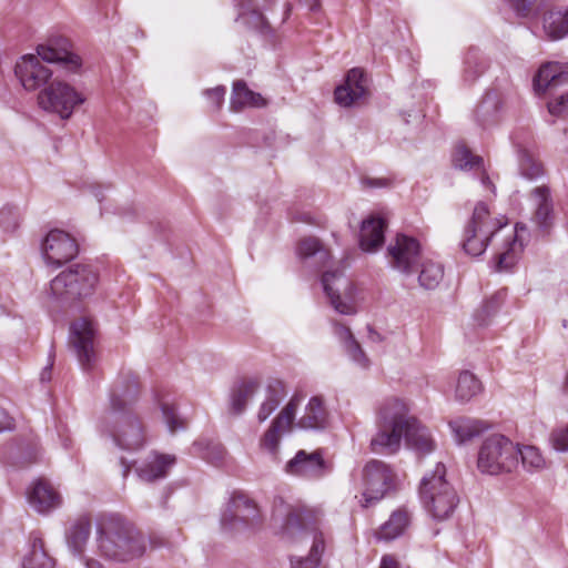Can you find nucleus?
<instances>
[{
	"label": "nucleus",
	"mask_w": 568,
	"mask_h": 568,
	"mask_svg": "<svg viewBox=\"0 0 568 568\" xmlns=\"http://www.w3.org/2000/svg\"><path fill=\"white\" fill-rule=\"evenodd\" d=\"M362 184L368 189L388 187L392 185V180L387 178H364Z\"/></svg>",
	"instance_id": "54"
},
{
	"label": "nucleus",
	"mask_w": 568,
	"mask_h": 568,
	"mask_svg": "<svg viewBox=\"0 0 568 568\" xmlns=\"http://www.w3.org/2000/svg\"><path fill=\"white\" fill-rule=\"evenodd\" d=\"M542 28L551 40H560L568 36V8H555L545 12Z\"/></svg>",
	"instance_id": "30"
},
{
	"label": "nucleus",
	"mask_w": 568,
	"mask_h": 568,
	"mask_svg": "<svg viewBox=\"0 0 568 568\" xmlns=\"http://www.w3.org/2000/svg\"><path fill=\"white\" fill-rule=\"evenodd\" d=\"M83 102L84 98L74 88L59 80H52L38 94L39 106L61 119H69L75 106Z\"/></svg>",
	"instance_id": "9"
},
{
	"label": "nucleus",
	"mask_w": 568,
	"mask_h": 568,
	"mask_svg": "<svg viewBox=\"0 0 568 568\" xmlns=\"http://www.w3.org/2000/svg\"><path fill=\"white\" fill-rule=\"evenodd\" d=\"M510 8L519 17H527L537 0H507Z\"/></svg>",
	"instance_id": "53"
},
{
	"label": "nucleus",
	"mask_w": 568,
	"mask_h": 568,
	"mask_svg": "<svg viewBox=\"0 0 568 568\" xmlns=\"http://www.w3.org/2000/svg\"><path fill=\"white\" fill-rule=\"evenodd\" d=\"M550 444L557 452H568V424L551 432Z\"/></svg>",
	"instance_id": "49"
},
{
	"label": "nucleus",
	"mask_w": 568,
	"mask_h": 568,
	"mask_svg": "<svg viewBox=\"0 0 568 568\" xmlns=\"http://www.w3.org/2000/svg\"><path fill=\"white\" fill-rule=\"evenodd\" d=\"M290 432H284V428L277 426L274 423H271L270 427L265 430V433L260 438V449L270 455L272 460H280V444L282 437Z\"/></svg>",
	"instance_id": "38"
},
{
	"label": "nucleus",
	"mask_w": 568,
	"mask_h": 568,
	"mask_svg": "<svg viewBox=\"0 0 568 568\" xmlns=\"http://www.w3.org/2000/svg\"><path fill=\"white\" fill-rule=\"evenodd\" d=\"M70 333V343L81 368L85 372L92 369L97 363L94 349L95 327L93 322L84 317L80 318L72 323Z\"/></svg>",
	"instance_id": "12"
},
{
	"label": "nucleus",
	"mask_w": 568,
	"mask_h": 568,
	"mask_svg": "<svg viewBox=\"0 0 568 568\" xmlns=\"http://www.w3.org/2000/svg\"><path fill=\"white\" fill-rule=\"evenodd\" d=\"M298 405L300 399L297 397L291 398L272 423L284 428V432L291 433Z\"/></svg>",
	"instance_id": "46"
},
{
	"label": "nucleus",
	"mask_w": 568,
	"mask_h": 568,
	"mask_svg": "<svg viewBox=\"0 0 568 568\" xmlns=\"http://www.w3.org/2000/svg\"><path fill=\"white\" fill-rule=\"evenodd\" d=\"M226 89L223 85H217L213 89H207L204 91V95L212 103V108L214 110H219L224 101Z\"/></svg>",
	"instance_id": "51"
},
{
	"label": "nucleus",
	"mask_w": 568,
	"mask_h": 568,
	"mask_svg": "<svg viewBox=\"0 0 568 568\" xmlns=\"http://www.w3.org/2000/svg\"><path fill=\"white\" fill-rule=\"evenodd\" d=\"M31 507L40 514H48L61 505V497L45 479H38L28 491Z\"/></svg>",
	"instance_id": "22"
},
{
	"label": "nucleus",
	"mask_w": 568,
	"mask_h": 568,
	"mask_svg": "<svg viewBox=\"0 0 568 568\" xmlns=\"http://www.w3.org/2000/svg\"><path fill=\"white\" fill-rule=\"evenodd\" d=\"M327 422V412L324 407L323 399L320 396H313L304 410L303 416L298 419L296 426L302 429H323Z\"/></svg>",
	"instance_id": "29"
},
{
	"label": "nucleus",
	"mask_w": 568,
	"mask_h": 568,
	"mask_svg": "<svg viewBox=\"0 0 568 568\" xmlns=\"http://www.w3.org/2000/svg\"><path fill=\"white\" fill-rule=\"evenodd\" d=\"M313 537L312 547L306 557H291V568H316L321 564L325 550V539L322 531L316 528L310 532Z\"/></svg>",
	"instance_id": "33"
},
{
	"label": "nucleus",
	"mask_w": 568,
	"mask_h": 568,
	"mask_svg": "<svg viewBox=\"0 0 568 568\" xmlns=\"http://www.w3.org/2000/svg\"><path fill=\"white\" fill-rule=\"evenodd\" d=\"M138 396L136 377L132 374L119 376L110 388V407L104 416L105 432L119 448L130 452L139 450L145 443L143 425L131 412Z\"/></svg>",
	"instance_id": "2"
},
{
	"label": "nucleus",
	"mask_w": 568,
	"mask_h": 568,
	"mask_svg": "<svg viewBox=\"0 0 568 568\" xmlns=\"http://www.w3.org/2000/svg\"><path fill=\"white\" fill-rule=\"evenodd\" d=\"M258 382L255 379L243 381L233 387L231 392V412L234 415H241L250 399H252L257 392Z\"/></svg>",
	"instance_id": "36"
},
{
	"label": "nucleus",
	"mask_w": 568,
	"mask_h": 568,
	"mask_svg": "<svg viewBox=\"0 0 568 568\" xmlns=\"http://www.w3.org/2000/svg\"><path fill=\"white\" fill-rule=\"evenodd\" d=\"M513 144L517 150L518 168L520 175L527 180H536L544 174L541 163L525 148L517 138H511Z\"/></svg>",
	"instance_id": "34"
},
{
	"label": "nucleus",
	"mask_w": 568,
	"mask_h": 568,
	"mask_svg": "<svg viewBox=\"0 0 568 568\" xmlns=\"http://www.w3.org/2000/svg\"><path fill=\"white\" fill-rule=\"evenodd\" d=\"M98 284V273L88 264H74L62 271L50 282L54 300L71 304L93 294Z\"/></svg>",
	"instance_id": "6"
},
{
	"label": "nucleus",
	"mask_w": 568,
	"mask_h": 568,
	"mask_svg": "<svg viewBox=\"0 0 568 568\" xmlns=\"http://www.w3.org/2000/svg\"><path fill=\"white\" fill-rule=\"evenodd\" d=\"M54 566L55 560L47 552L42 539L37 534H31L21 568H54Z\"/></svg>",
	"instance_id": "26"
},
{
	"label": "nucleus",
	"mask_w": 568,
	"mask_h": 568,
	"mask_svg": "<svg viewBox=\"0 0 568 568\" xmlns=\"http://www.w3.org/2000/svg\"><path fill=\"white\" fill-rule=\"evenodd\" d=\"M91 534V521L88 518H79L68 530L67 541L70 549L79 556L85 568H103L97 559L82 556L84 547Z\"/></svg>",
	"instance_id": "19"
},
{
	"label": "nucleus",
	"mask_w": 568,
	"mask_h": 568,
	"mask_svg": "<svg viewBox=\"0 0 568 568\" xmlns=\"http://www.w3.org/2000/svg\"><path fill=\"white\" fill-rule=\"evenodd\" d=\"M418 282L425 290L436 288L444 277V267L439 262L433 260L420 261Z\"/></svg>",
	"instance_id": "40"
},
{
	"label": "nucleus",
	"mask_w": 568,
	"mask_h": 568,
	"mask_svg": "<svg viewBox=\"0 0 568 568\" xmlns=\"http://www.w3.org/2000/svg\"><path fill=\"white\" fill-rule=\"evenodd\" d=\"M44 62L60 64L69 73H77L82 67V59L68 49L67 40L39 44L37 55H23L14 67V73L27 91H41L51 82L53 72Z\"/></svg>",
	"instance_id": "4"
},
{
	"label": "nucleus",
	"mask_w": 568,
	"mask_h": 568,
	"mask_svg": "<svg viewBox=\"0 0 568 568\" xmlns=\"http://www.w3.org/2000/svg\"><path fill=\"white\" fill-rule=\"evenodd\" d=\"M161 412L163 420L171 434L186 428V420L178 414L176 407L173 404L161 403Z\"/></svg>",
	"instance_id": "45"
},
{
	"label": "nucleus",
	"mask_w": 568,
	"mask_h": 568,
	"mask_svg": "<svg viewBox=\"0 0 568 568\" xmlns=\"http://www.w3.org/2000/svg\"><path fill=\"white\" fill-rule=\"evenodd\" d=\"M368 331L371 341L379 342L382 339L381 335L377 332L373 331L371 327L368 328Z\"/></svg>",
	"instance_id": "59"
},
{
	"label": "nucleus",
	"mask_w": 568,
	"mask_h": 568,
	"mask_svg": "<svg viewBox=\"0 0 568 568\" xmlns=\"http://www.w3.org/2000/svg\"><path fill=\"white\" fill-rule=\"evenodd\" d=\"M175 463L174 455L152 453L136 467V474L141 480L153 483L166 478Z\"/></svg>",
	"instance_id": "20"
},
{
	"label": "nucleus",
	"mask_w": 568,
	"mask_h": 568,
	"mask_svg": "<svg viewBox=\"0 0 568 568\" xmlns=\"http://www.w3.org/2000/svg\"><path fill=\"white\" fill-rule=\"evenodd\" d=\"M321 282L326 296L329 298L331 305L336 312L344 315H353L356 313L353 303L341 298L339 291L351 288V283L343 276L342 271H325Z\"/></svg>",
	"instance_id": "16"
},
{
	"label": "nucleus",
	"mask_w": 568,
	"mask_h": 568,
	"mask_svg": "<svg viewBox=\"0 0 568 568\" xmlns=\"http://www.w3.org/2000/svg\"><path fill=\"white\" fill-rule=\"evenodd\" d=\"M566 84H568V63L546 62L532 79V87L537 94L550 93Z\"/></svg>",
	"instance_id": "17"
},
{
	"label": "nucleus",
	"mask_w": 568,
	"mask_h": 568,
	"mask_svg": "<svg viewBox=\"0 0 568 568\" xmlns=\"http://www.w3.org/2000/svg\"><path fill=\"white\" fill-rule=\"evenodd\" d=\"M97 545L102 557L116 562L139 559L148 548L144 534L116 513L103 515L98 521Z\"/></svg>",
	"instance_id": "3"
},
{
	"label": "nucleus",
	"mask_w": 568,
	"mask_h": 568,
	"mask_svg": "<svg viewBox=\"0 0 568 568\" xmlns=\"http://www.w3.org/2000/svg\"><path fill=\"white\" fill-rule=\"evenodd\" d=\"M413 513L407 507H399L394 510L388 520L385 521L378 530V538L383 540H394L402 536L409 527Z\"/></svg>",
	"instance_id": "28"
},
{
	"label": "nucleus",
	"mask_w": 568,
	"mask_h": 568,
	"mask_svg": "<svg viewBox=\"0 0 568 568\" xmlns=\"http://www.w3.org/2000/svg\"><path fill=\"white\" fill-rule=\"evenodd\" d=\"M548 110L554 115H568V91L549 102Z\"/></svg>",
	"instance_id": "50"
},
{
	"label": "nucleus",
	"mask_w": 568,
	"mask_h": 568,
	"mask_svg": "<svg viewBox=\"0 0 568 568\" xmlns=\"http://www.w3.org/2000/svg\"><path fill=\"white\" fill-rule=\"evenodd\" d=\"M420 243L413 236L397 234L387 246L388 264L392 268L405 275L416 272L422 261Z\"/></svg>",
	"instance_id": "11"
},
{
	"label": "nucleus",
	"mask_w": 568,
	"mask_h": 568,
	"mask_svg": "<svg viewBox=\"0 0 568 568\" xmlns=\"http://www.w3.org/2000/svg\"><path fill=\"white\" fill-rule=\"evenodd\" d=\"M379 568H398V564L392 556H384Z\"/></svg>",
	"instance_id": "57"
},
{
	"label": "nucleus",
	"mask_w": 568,
	"mask_h": 568,
	"mask_svg": "<svg viewBox=\"0 0 568 568\" xmlns=\"http://www.w3.org/2000/svg\"><path fill=\"white\" fill-rule=\"evenodd\" d=\"M94 195H95V197L98 199L99 202L102 201V197L100 196L101 195L100 191L95 192Z\"/></svg>",
	"instance_id": "61"
},
{
	"label": "nucleus",
	"mask_w": 568,
	"mask_h": 568,
	"mask_svg": "<svg viewBox=\"0 0 568 568\" xmlns=\"http://www.w3.org/2000/svg\"><path fill=\"white\" fill-rule=\"evenodd\" d=\"M283 534L294 539L298 535L308 534L304 525V513L302 510L290 509L283 525Z\"/></svg>",
	"instance_id": "44"
},
{
	"label": "nucleus",
	"mask_w": 568,
	"mask_h": 568,
	"mask_svg": "<svg viewBox=\"0 0 568 568\" xmlns=\"http://www.w3.org/2000/svg\"><path fill=\"white\" fill-rule=\"evenodd\" d=\"M519 230L524 231L525 227L516 226L513 234L505 240V248L496 255V270L509 271L517 262L518 255L523 250V243L518 239Z\"/></svg>",
	"instance_id": "32"
},
{
	"label": "nucleus",
	"mask_w": 568,
	"mask_h": 568,
	"mask_svg": "<svg viewBox=\"0 0 568 568\" xmlns=\"http://www.w3.org/2000/svg\"><path fill=\"white\" fill-rule=\"evenodd\" d=\"M317 8H318V4H317V3H315V4H313V6L311 7V10H313V11H314V10H316Z\"/></svg>",
	"instance_id": "63"
},
{
	"label": "nucleus",
	"mask_w": 568,
	"mask_h": 568,
	"mask_svg": "<svg viewBox=\"0 0 568 568\" xmlns=\"http://www.w3.org/2000/svg\"><path fill=\"white\" fill-rule=\"evenodd\" d=\"M284 471L292 476L316 479L325 474V462L321 452L307 453L301 449L285 464Z\"/></svg>",
	"instance_id": "15"
},
{
	"label": "nucleus",
	"mask_w": 568,
	"mask_h": 568,
	"mask_svg": "<svg viewBox=\"0 0 568 568\" xmlns=\"http://www.w3.org/2000/svg\"><path fill=\"white\" fill-rule=\"evenodd\" d=\"M530 200L534 206L532 222L542 232H548L554 223V203L549 187H535L530 193Z\"/></svg>",
	"instance_id": "21"
},
{
	"label": "nucleus",
	"mask_w": 568,
	"mask_h": 568,
	"mask_svg": "<svg viewBox=\"0 0 568 568\" xmlns=\"http://www.w3.org/2000/svg\"><path fill=\"white\" fill-rule=\"evenodd\" d=\"M520 457L523 467L529 471L540 470L545 466V459L540 450L530 445H518V458Z\"/></svg>",
	"instance_id": "43"
},
{
	"label": "nucleus",
	"mask_w": 568,
	"mask_h": 568,
	"mask_svg": "<svg viewBox=\"0 0 568 568\" xmlns=\"http://www.w3.org/2000/svg\"><path fill=\"white\" fill-rule=\"evenodd\" d=\"M364 491L362 507H369L382 500L395 487V474L384 462L373 459L363 469Z\"/></svg>",
	"instance_id": "10"
},
{
	"label": "nucleus",
	"mask_w": 568,
	"mask_h": 568,
	"mask_svg": "<svg viewBox=\"0 0 568 568\" xmlns=\"http://www.w3.org/2000/svg\"><path fill=\"white\" fill-rule=\"evenodd\" d=\"M297 255L304 263H310L315 268L325 267L331 258L329 252L320 240L312 236L300 241Z\"/></svg>",
	"instance_id": "27"
},
{
	"label": "nucleus",
	"mask_w": 568,
	"mask_h": 568,
	"mask_svg": "<svg viewBox=\"0 0 568 568\" xmlns=\"http://www.w3.org/2000/svg\"><path fill=\"white\" fill-rule=\"evenodd\" d=\"M367 92V80L364 71L359 68L351 69L342 85L334 92L335 102L341 106H351L362 99Z\"/></svg>",
	"instance_id": "18"
},
{
	"label": "nucleus",
	"mask_w": 568,
	"mask_h": 568,
	"mask_svg": "<svg viewBox=\"0 0 568 568\" xmlns=\"http://www.w3.org/2000/svg\"><path fill=\"white\" fill-rule=\"evenodd\" d=\"M564 393L566 395H568V371H567L565 383H564Z\"/></svg>",
	"instance_id": "60"
},
{
	"label": "nucleus",
	"mask_w": 568,
	"mask_h": 568,
	"mask_svg": "<svg viewBox=\"0 0 568 568\" xmlns=\"http://www.w3.org/2000/svg\"><path fill=\"white\" fill-rule=\"evenodd\" d=\"M518 465V444L501 434L487 437L478 452V469L488 475L511 473Z\"/></svg>",
	"instance_id": "8"
},
{
	"label": "nucleus",
	"mask_w": 568,
	"mask_h": 568,
	"mask_svg": "<svg viewBox=\"0 0 568 568\" xmlns=\"http://www.w3.org/2000/svg\"><path fill=\"white\" fill-rule=\"evenodd\" d=\"M12 427V418L8 415V413L0 407V433L3 430L11 429Z\"/></svg>",
	"instance_id": "56"
},
{
	"label": "nucleus",
	"mask_w": 568,
	"mask_h": 568,
	"mask_svg": "<svg viewBox=\"0 0 568 568\" xmlns=\"http://www.w3.org/2000/svg\"><path fill=\"white\" fill-rule=\"evenodd\" d=\"M386 221L372 215L364 220L359 232V246L365 252H374L384 244Z\"/></svg>",
	"instance_id": "23"
},
{
	"label": "nucleus",
	"mask_w": 568,
	"mask_h": 568,
	"mask_svg": "<svg viewBox=\"0 0 568 568\" xmlns=\"http://www.w3.org/2000/svg\"><path fill=\"white\" fill-rule=\"evenodd\" d=\"M284 397V387L281 382L275 381L267 385L266 398L261 404L257 413V418L262 423L266 420L270 415L278 407Z\"/></svg>",
	"instance_id": "42"
},
{
	"label": "nucleus",
	"mask_w": 568,
	"mask_h": 568,
	"mask_svg": "<svg viewBox=\"0 0 568 568\" xmlns=\"http://www.w3.org/2000/svg\"><path fill=\"white\" fill-rule=\"evenodd\" d=\"M418 493L424 509L437 521L449 518L459 503L456 489L446 479V467L440 462L423 476Z\"/></svg>",
	"instance_id": "5"
},
{
	"label": "nucleus",
	"mask_w": 568,
	"mask_h": 568,
	"mask_svg": "<svg viewBox=\"0 0 568 568\" xmlns=\"http://www.w3.org/2000/svg\"><path fill=\"white\" fill-rule=\"evenodd\" d=\"M333 328L334 335L342 343L349 359L359 367L367 368L369 366V359L359 343L355 339L351 329L338 322H333Z\"/></svg>",
	"instance_id": "25"
},
{
	"label": "nucleus",
	"mask_w": 568,
	"mask_h": 568,
	"mask_svg": "<svg viewBox=\"0 0 568 568\" xmlns=\"http://www.w3.org/2000/svg\"><path fill=\"white\" fill-rule=\"evenodd\" d=\"M506 297V291L500 290L495 293L484 305L483 311L487 316H490L497 312L500 305L504 303Z\"/></svg>",
	"instance_id": "52"
},
{
	"label": "nucleus",
	"mask_w": 568,
	"mask_h": 568,
	"mask_svg": "<svg viewBox=\"0 0 568 568\" xmlns=\"http://www.w3.org/2000/svg\"><path fill=\"white\" fill-rule=\"evenodd\" d=\"M239 18L242 19L250 28L258 29L261 31L268 29V23L265 17L256 9H253L250 12H242Z\"/></svg>",
	"instance_id": "48"
},
{
	"label": "nucleus",
	"mask_w": 568,
	"mask_h": 568,
	"mask_svg": "<svg viewBox=\"0 0 568 568\" xmlns=\"http://www.w3.org/2000/svg\"><path fill=\"white\" fill-rule=\"evenodd\" d=\"M20 224V212L17 206L4 205L0 209V227L7 233H13Z\"/></svg>",
	"instance_id": "47"
},
{
	"label": "nucleus",
	"mask_w": 568,
	"mask_h": 568,
	"mask_svg": "<svg viewBox=\"0 0 568 568\" xmlns=\"http://www.w3.org/2000/svg\"><path fill=\"white\" fill-rule=\"evenodd\" d=\"M377 433L371 440L375 453H395L405 438L414 449L427 454L434 449L428 429L409 414L408 404L400 398H386L377 412Z\"/></svg>",
	"instance_id": "1"
},
{
	"label": "nucleus",
	"mask_w": 568,
	"mask_h": 568,
	"mask_svg": "<svg viewBox=\"0 0 568 568\" xmlns=\"http://www.w3.org/2000/svg\"><path fill=\"white\" fill-rule=\"evenodd\" d=\"M480 390L481 383L473 373L464 371L459 374L455 388L456 400L466 403L476 396Z\"/></svg>",
	"instance_id": "41"
},
{
	"label": "nucleus",
	"mask_w": 568,
	"mask_h": 568,
	"mask_svg": "<svg viewBox=\"0 0 568 568\" xmlns=\"http://www.w3.org/2000/svg\"><path fill=\"white\" fill-rule=\"evenodd\" d=\"M285 7H286V16H287L291 10V6H290V3H285Z\"/></svg>",
	"instance_id": "62"
},
{
	"label": "nucleus",
	"mask_w": 568,
	"mask_h": 568,
	"mask_svg": "<svg viewBox=\"0 0 568 568\" xmlns=\"http://www.w3.org/2000/svg\"><path fill=\"white\" fill-rule=\"evenodd\" d=\"M454 164L456 168L465 171H481V183L490 185L489 176L484 171V160L481 156L473 154L466 145H458L454 154Z\"/></svg>",
	"instance_id": "35"
},
{
	"label": "nucleus",
	"mask_w": 568,
	"mask_h": 568,
	"mask_svg": "<svg viewBox=\"0 0 568 568\" xmlns=\"http://www.w3.org/2000/svg\"><path fill=\"white\" fill-rule=\"evenodd\" d=\"M507 225V220L491 217L487 205L478 202L471 219L464 230L462 246L465 253L471 256L481 255L489 242Z\"/></svg>",
	"instance_id": "7"
},
{
	"label": "nucleus",
	"mask_w": 568,
	"mask_h": 568,
	"mask_svg": "<svg viewBox=\"0 0 568 568\" xmlns=\"http://www.w3.org/2000/svg\"><path fill=\"white\" fill-rule=\"evenodd\" d=\"M503 112V100L498 92L488 91L475 110L477 123L487 128L499 122Z\"/></svg>",
	"instance_id": "24"
},
{
	"label": "nucleus",
	"mask_w": 568,
	"mask_h": 568,
	"mask_svg": "<svg viewBox=\"0 0 568 568\" xmlns=\"http://www.w3.org/2000/svg\"><path fill=\"white\" fill-rule=\"evenodd\" d=\"M52 366H53V351L52 348L50 349V353H49V363L48 365L42 369L41 374H40V379L41 382H49L51 379V369H52Z\"/></svg>",
	"instance_id": "55"
},
{
	"label": "nucleus",
	"mask_w": 568,
	"mask_h": 568,
	"mask_svg": "<svg viewBox=\"0 0 568 568\" xmlns=\"http://www.w3.org/2000/svg\"><path fill=\"white\" fill-rule=\"evenodd\" d=\"M449 427L455 435V440L463 444L486 432L489 424L480 419L463 417L449 422Z\"/></svg>",
	"instance_id": "31"
},
{
	"label": "nucleus",
	"mask_w": 568,
	"mask_h": 568,
	"mask_svg": "<svg viewBox=\"0 0 568 568\" xmlns=\"http://www.w3.org/2000/svg\"><path fill=\"white\" fill-rule=\"evenodd\" d=\"M77 241L67 232L53 229L41 243V253L48 265L59 267L78 255Z\"/></svg>",
	"instance_id": "13"
},
{
	"label": "nucleus",
	"mask_w": 568,
	"mask_h": 568,
	"mask_svg": "<svg viewBox=\"0 0 568 568\" xmlns=\"http://www.w3.org/2000/svg\"><path fill=\"white\" fill-rule=\"evenodd\" d=\"M120 463L123 467V476L126 477L132 467V462L126 460L124 457L120 458Z\"/></svg>",
	"instance_id": "58"
},
{
	"label": "nucleus",
	"mask_w": 568,
	"mask_h": 568,
	"mask_svg": "<svg viewBox=\"0 0 568 568\" xmlns=\"http://www.w3.org/2000/svg\"><path fill=\"white\" fill-rule=\"evenodd\" d=\"M463 79L467 83H473L488 68V61L483 53L475 48L468 50L464 62Z\"/></svg>",
	"instance_id": "39"
},
{
	"label": "nucleus",
	"mask_w": 568,
	"mask_h": 568,
	"mask_svg": "<svg viewBox=\"0 0 568 568\" xmlns=\"http://www.w3.org/2000/svg\"><path fill=\"white\" fill-rule=\"evenodd\" d=\"M264 105V99L260 93L251 91L244 81H235L231 97V109L239 111L244 106Z\"/></svg>",
	"instance_id": "37"
},
{
	"label": "nucleus",
	"mask_w": 568,
	"mask_h": 568,
	"mask_svg": "<svg viewBox=\"0 0 568 568\" xmlns=\"http://www.w3.org/2000/svg\"><path fill=\"white\" fill-rule=\"evenodd\" d=\"M256 513L252 499L243 494H234L222 514V528L230 531L246 527L256 517Z\"/></svg>",
	"instance_id": "14"
}]
</instances>
